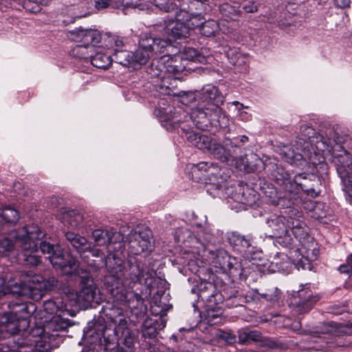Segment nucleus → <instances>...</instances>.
I'll list each match as a JSON object with an SVG mask.
<instances>
[{"mask_svg":"<svg viewBox=\"0 0 352 352\" xmlns=\"http://www.w3.org/2000/svg\"><path fill=\"white\" fill-rule=\"evenodd\" d=\"M44 254H47L52 265L56 269H60L66 275H72L78 271L79 261L72 255L63 256V250L58 245H52L46 241H42L39 246Z\"/></svg>","mask_w":352,"mask_h":352,"instance_id":"9","label":"nucleus"},{"mask_svg":"<svg viewBox=\"0 0 352 352\" xmlns=\"http://www.w3.org/2000/svg\"><path fill=\"white\" fill-rule=\"evenodd\" d=\"M261 192L266 197L267 201L274 206H280L283 208H291L292 206H287L288 204V195L284 192L278 193L275 187L271 184H264L260 187Z\"/></svg>","mask_w":352,"mask_h":352,"instance_id":"29","label":"nucleus"},{"mask_svg":"<svg viewBox=\"0 0 352 352\" xmlns=\"http://www.w3.org/2000/svg\"><path fill=\"white\" fill-rule=\"evenodd\" d=\"M219 10L223 16L230 20H235V18L239 16L238 11L235 8L228 3L221 4Z\"/></svg>","mask_w":352,"mask_h":352,"instance_id":"53","label":"nucleus"},{"mask_svg":"<svg viewBox=\"0 0 352 352\" xmlns=\"http://www.w3.org/2000/svg\"><path fill=\"white\" fill-rule=\"evenodd\" d=\"M192 294H196L198 298L197 303H193L195 310L198 309L197 303L202 302L204 307H214L221 300L222 296L217 291L214 284L211 282L201 281L191 289Z\"/></svg>","mask_w":352,"mask_h":352,"instance_id":"17","label":"nucleus"},{"mask_svg":"<svg viewBox=\"0 0 352 352\" xmlns=\"http://www.w3.org/2000/svg\"><path fill=\"white\" fill-rule=\"evenodd\" d=\"M206 308V319L207 322L210 325L217 324L221 322V309L217 307H205Z\"/></svg>","mask_w":352,"mask_h":352,"instance_id":"44","label":"nucleus"},{"mask_svg":"<svg viewBox=\"0 0 352 352\" xmlns=\"http://www.w3.org/2000/svg\"><path fill=\"white\" fill-rule=\"evenodd\" d=\"M199 22H198V25L195 26V28H199L200 34L204 36L210 37L214 36V34L219 30V25L217 21L214 20H208L206 21L203 16H201V19H198Z\"/></svg>","mask_w":352,"mask_h":352,"instance_id":"40","label":"nucleus"},{"mask_svg":"<svg viewBox=\"0 0 352 352\" xmlns=\"http://www.w3.org/2000/svg\"><path fill=\"white\" fill-rule=\"evenodd\" d=\"M227 56L232 65L238 67L243 65V69L245 72L247 71L245 58L236 50H230L228 52Z\"/></svg>","mask_w":352,"mask_h":352,"instance_id":"45","label":"nucleus"},{"mask_svg":"<svg viewBox=\"0 0 352 352\" xmlns=\"http://www.w3.org/2000/svg\"><path fill=\"white\" fill-rule=\"evenodd\" d=\"M87 252H90L91 254V256L93 257H95V258H100V263H96V264H94V265L96 267V268H100V267H105L106 269H107V273L105 276H107L109 274V270H108V267H107V261L109 260L111 261V263H113L116 260H120L122 261V264L120 265L122 267H128V265L129 264H133L134 262H132V261H123L121 258H120L119 256H118L116 254H113V253H109L107 256H104V254L102 251H101L100 249L98 248H94L93 245H92V243L91 242L90 243V249L89 250H87Z\"/></svg>","mask_w":352,"mask_h":352,"instance_id":"30","label":"nucleus"},{"mask_svg":"<svg viewBox=\"0 0 352 352\" xmlns=\"http://www.w3.org/2000/svg\"><path fill=\"white\" fill-rule=\"evenodd\" d=\"M113 301H114L113 300ZM122 305H119L116 302H113V304L111 307H107L105 309V314L109 318V319L113 322L116 327L119 324V321L122 319H125L124 318V308Z\"/></svg>","mask_w":352,"mask_h":352,"instance_id":"41","label":"nucleus"},{"mask_svg":"<svg viewBox=\"0 0 352 352\" xmlns=\"http://www.w3.org/2000/svg\"><path fill=\"white\" fill-rule=\"evenodd\" d=\"M152 236V231L149 229L138 231L131 230L126 237V243L130 252L136 255L151 252V239Z\"/></svg>","mask_w":352,"mask_h":352,"instance_id":"20","label":"nucleus"},{"mask_svg":"<svg viewBox=\"0 0 352 352\" xmlns=\"http://www.w3.org/2000/svg\"><path fill=\"white\" fill-rule=\"evenodd\" d=\"M15 248H18L16 245V239L13 242L7 237L0 236V254L11 252Z\"/></svg>","mask_w":352,"mask_h":352,"instance_id":"52","label":"nucleus"},{"mask_svg":"<svg viewBox=\"0 0 352 352\" xmlns=\"http://www.w3.org/2000/svg\"><path fill=\"white\" fill-rule=\"evenodd\" d=\"M66 315L58 314L53 316L49 320L45 321V331L48 333L47 338L52 339L53 342H57V347L63 340L59 332L65 331L70 326V321L64 316ZM70 316H73L72 314Z\"/></svg>","mask_w":352,"mask_h":352,"instance_id":"24","label":"nucleus"},{"mask_svg":"<svg viewBox=\"0 0 352 352\" xmlns=\"http://www.w3.org/2000/svg\"><path fill=\"white\" fill-rule=\"evenodd\" d=\"M58 285V281L55 277L45 279L36 276L23 281L10 278L7 282L0 277V296L12 294L38 300L47 291L57 288Z\"/></svg>","mask_w":352,"mask_h":352,"instance_id":"5","label":"nucleus"},{"mask_svg":"<svg viewBox=\"0 0 352 352\" xmlns=\"http://www.w3.org/2000/svg\"><path fill=\"white\" fill-rule=\"evenodd\" d=\"M321 179L314 173H299L294 176V188L299 186L308 196L315 198L321 192Z\"/></svg>","mask_w":352,"mask_h":352,"instance_id":"23","label":"nucleus"},{"mask_svg":"<svg viewBox=\"0 0 352 352\" xmlns=\"http://www.w3.org/2000/svg\"><path fill=\"white\" fill-rule=\"evenodd\" d=\"M121 3L124 8H135L140 5V0H122L118 3Z\"/></svg>","mask_w":352,"mask_h":352,"instance_id":"63","label":"nucleus"},{"mask_svg":"<svg viewBox=\"0 0 352 352\" xmlns=\"http://www.w3.org/2000/svg\"><path fill=\"white\" fill-rule=\"evenodd\" d=\"M243 10L247 13H253L257 11V5L253 1H248L242 6Z\"/></svg>","mask_w":352,"mask_h":352,"instance_id":"62","label":"nucleus"},{"mask_svg":"<svg viewBox=\"0 0 352 352\" xmlns=\"http://www.w3.org/2000/svg\"><path fill=\"white\" fill-rule=\"evenodd\" d=\"M148 79L156 91L162 95L170 96H180L182 91L177 88V80L170 76L160 75L159 76L151 77Z\"/></svg>","mask_w":352,"mask_h":352,"instance_id":"25","label":"nucleus"},{"mask_svg":"<svg viewBox=\"0 0 352 352\" xmlns=\"http://www.w3.org/2000/svg\"><path fill=\"white\" fill-rule=\"evenodd\" d=\"M261 335L259 331L255 330H241L239 331V342L244 344L249 341H258Z\"/></svg>","mask_w":352,"mask_h":352,"instance_id":"46","label":"nucleus"},{"mask_svg":"<svg viewBox=\"0 0 352 352\" xmlns=\"http://www.w3.org/2000/svg\"><path fill=\"white\" fill-rule=\"evenodd\" d=\"M228 240L233 248L239 252L245 251L252 244L251 237L241 235L237 232H232Z\"/></svg>","mask_w":352,"mask_h":352,"instance_id":"37","label":"nucleus"},{"mask_svg":"<svg viewBox=\"0 0 352 352\" xmlns=\"http://www.w3.org/2000/svg\"><path fill=\"white\" fill-rule=\"evenodd\" d=\"M48 333L45 331V324L43 327H36L32 329L29 336L19 342V347H29V351L21 352H47L53 348L57 347V342H53L48 339Z\"/></svg>","mask_w":352,"mask_h":352,"instance_id":"12","label":"nucleus"},{"mask_svg":"<svg viewBox=\"0 0 352 352\" xmlns=\"http://www.w3.org/2000/svg\"><path fill=\"white\" fill-rule=\"evenodd\" d=\"M72 34L75 35V39L83 43L82 45H78L73 49L72 54L79 58L90 61L93 53L98 48L96 47V45L101 41L100 32L97 30L79 28L73 31Z\"/></svg>","mask_w":352,"mask_h":352,"instance_id":"11","label":"nucleus"},{"mask_svg":"<svg viewBox=\"0 0 352 352\" xmlns=\"http://www.w3.org/2000/svg\"><path fill=\"white\" fill-rule=\"evenodd\" d=\"M91 236L97 245H104L116 243L120 239V233L103 229H96Z\"/></svg>","mask_w":352,"mask_h":352,"instance_id":"33","label":"nucleus"},{"mask_svg":"<svg viewBox=\"0 0 352 352\" xmlns=\"http://www.w3.org/2000/svg\"><path fill=\"white\" fill-rule=\"evenodd\" d=\"M11 311L10 315L12 316V320H25L28 318L31 313L34 310V305L30 306L25 303H15L10 306Z\"/></svg>","mask_w":352,"mask_h":352,"instance_id":"38","label":"nucleus"},{"mask_svg":"<svg viewBox=\"0 0 352 352\" xmlns=\"http://www.w3.org/2000/svg\"><path fill=\"white\" fill-rule=\"evenodd\" d=\"M239 150L240 148L230 140H226L221 144L215 139H212L207 151L221 162H228L238 157Z\"/></svg>","mask_w":352,"mask_h":352,"instance_id":"22","label":"nucleus"},{"mask_svg":"<svg viewBox=\"0 0 352 352\" xmlns=\"http://www.w3.org/2000/svg\"><path fill=\"white\" fill-rule=\"evenodd\" d=\"M291 223V230L294 236L302 244L312 238L310 236V228L305 221H287Z\"/></svg>","mask_w":352,"mask_h":352,"instance_id":"35","label":"nucleus"},{"mask_svg":"<svg viewBox=\"0 0 352 352\" xmlns=\"http://www.w3.org/2000/svg\"><path fill=\"white\" fill-rule=\"evenodd\" d=\"M151 312L154 315H159L164 311V307L161 305H157V298L152 302L151 305Z\"/></svg>","mask_w":352,"mask_h":352,"instance_id":"61","label":"nucleus"},{"mask_svg":"<svg viewBox=\"0 0 352 352\" xmlns=\"http://www.w3.org/2000/svg\"><path fill=\"white\" fill-rule=\"evenodd\" d=\"M329 148L325 151L331 155V162L336 166L337 173L340 178L344 179L352 175V156L342 146L344 138L334 130H329Z\"/></svg>","mask_w":352,"mask_h":352,"instance_id":"7","label":"nucleus"},{"mask_svg":"<svg viewBox=\"0 0 352 352\" xmlns=\"http://www.w3.org/2000/svg\"><path fill=\"white\" fill-rule=\"evenodd\" d=\"M150 2L160 10L164 12H169L177 9L175 0H149Z\"/></svg>","mask_w":352,"mask_h":352,"instance_id":"48","label":"nucleus"},{"mask_svg":"<svg viewBox=\"0 0 352 352\" xmlns=\"http://www.w3.org/2000/svg\"><path fill=\"white\" fill-rule=\"evenodd\" d=\"M185 69L186 64L181 54L164 55L159 58H153L146 72L148 76L156 78L160 75L179 74Z\"/></svg>","mask_w":352,"mask_h":352,"instance_id":"10","label":"nucleus"},{"mask_svg":"<svg viewBox=\"0 0 352 352\" xmlns=\"http://www.w3.org/2000/svg\"><path fill=\"white\" fill-rule=\"evenodd\" d=\"M208 0H177V9L169 12L174 13L179 20L190 21V19H201L203 16L200 12L204 9V3Z\"/></svg>","mask_w":352,"mask_h":352,"instance_id":"21","label":"nucleus"},{"mask_svg":"<svg viewBox=\"0 0 352 352\" xmlns=\"http://www.w3.org/2000/svg\"><path fill=\"white\" fill-rule=\"evenodd\" d=\"M272 226L274 230V234L281 236L289 232V228L291 229V223L287 221H272Z\"/></svg>","mask_w":352,"mask_h":352,"instance_id":"51","label":"nucleus"},{"mask_svg":"<svg viewBox=\"0 0 352 352\" xmlns=\"http://www.w3.org/2000/svg\"><path fill=\"white\" fill-rule=\"evenodd\" d=\"M183 56V60L186 64V60H190L194 62L204 63L206 61V57L194 48H186L184 53L181 54Z\"/></svg>","mask_w":352,"mask_h":352,"instance_id":"47","label":"nucleus"},{"mask_svg":"<svg viewBox=\"0 0 352 352\" xmlns=\"http://www.w3.org/2000/svg\"><path fill=\"white\" fill-rule=\"evenodd\" d=\"M318 295L314 292L308 284L302 285V288L294 292L289 297V305L298 314L309 311L319 300Z\"/></svg>","mask_w":352,"mask_h":352,"instance_id":"15","label":"nucleus"},{"mask_svg":"<svg viewBox=\"0 0 352 352\" xmlns=\"http://www.w3.org/2000/svg\"><path fill=\"white\" fill-rule=\"evenodd\" d=\"M142 335L144 337L153 338L155 337L157 334V329L155 327L152 325V321L146 320L142 325Z\"/></svg>","mask_w":352,"mask_h":352,"instance_id":"57","label":"nucleus"},{"mask_svg":"<svg viewBox=\"0 0 352 352\" xmlns=\"http://www.w3.org/2000/svg\"><path fill=\"white\" fill-rule=\"evenodd\" d=\"M186 137L190 143L199 149L208 150L212 141V138L210 137L193 131L186 132Z\"/></svg>","mask_w":352,"mask_h":352,"instance_id":"36","label":"nucleus"},{"mask_svg":"<svg viewBox=\"0 0 352 352\" xmlns=\"http://www.w3.org/2000/svg\"><path fill=\"white\" fill-rule=\"evenodd\" d=\"M170 47V39L168 41L148 36L141 38L138 49L133 52L134 69L145 64L154 55L168 52Z\"/></svg>","mask_w":352,"mask_h":352,"instance_id":"8","label":"nucleus"},{"mask_svg":"<svg viewBox=\"0 0 352 352\" xmlns=\"http://www.w3.org/2000/svg\"><path fill=\"white\" fill-rule=\"evenodd\" d=\"M85 336L91 337V340L89 341L91 344L98 342L104 344L106 350L113 349L120 341L131 352L138 341L136 333L128 328L126 319L120 320L119 324L113 329L107 327L103 319H98L94 322L91 328L86 332ZM118 349H117L116 352ZM124 351H125L124 349ZM126 352L127 351H126Z\"/></svg>","mask_w":352,"mask_h":352,"instance_id":"4","label":"nucleus"},{"mask_svg":"<svg viewBox=\"0 0 352 352\" xmlns=\"http://www.w3.org/2000/svg\"><path fill=\"white\" fill-rule=\"evenodd\" d=\"M261 298L268 301H276L281 296V292L276 287L267 289L265 292L259 293Z\"/></svg>","mask_w":352,"mask_h":352,"instance_id":"50","label":"nucleus"},{"mask_svg":"<svg viewBox=\"0 0 352 352\" xmlns=\"http://www.w3.org/2000/svg\"><path fill=\"white\" fill-rule=\"evenodd\" d=\"M223 100L224 97L217 87L207 85L201 89L198 103L190 113V119L197 129L214 133L228 126L229 118L221 108Z\"/></svg>","mask_w":352,"mask_h":352,"instance_id":"2","label":"nucleus"},{"mask_svg":"<svg viewBox=\"0 0 352 352\" xmlns=\"http://www.w3.org/2000/svg\"><path fill=\"white\" fill-rule=\"evenodd\" d=\"M72 274H78L80 278V289L76 294V301L79 306L87 309L91 307L94 302H98L97 287L89 274L78 267Z\"/></svg>","mask_w":352,"mask_h":352,"instance_id":"16","label":"nucleus"},{"mask_svg":"<svg viewBox=\"0 0 352 352\" xmlns=\"http://www.w3.org/2000/svg\"><path fill=\"white\" fill-rule=\"evenodd\" d=\"M175 19V21L166 26V33L169 36L167 40L170 39V43H172V39L177 41L187 38L190 35V31L195 28V26L198 25V23H195L190 20H179L176 17ZM170 45L172 46L171 44Z\"/></svg>","mask_w":352,"mask_h":352,"instance_id":"26","label":"nucleus"},{"mask_svg":"<svg viewBox=\"0 0 352 352\" xmlns=\"http://www.w3.org/2000/svg\"><path fill=\"white\" fill-rule=\"evenodd\" d=\"M239 266L240 265L237 263L236 258L234 257L229 256L224 263V267H227L230 272H232V270L236 271Z\"/></svg>","mask_w":352,"mask_h":352,"instance_id":"59","label":"nucleus"},{"mask_svg":"<svg viewBox=\"0 0 352 352\" xmlns=\"http://www.w3.org/2000/svg\"><path fill=\"white\" fill-rule=\"evenodd\" d=\"M96 47L98 48L95 52V54H93L92 56H91L90 63L92 64L93 66L97 68H108V67L111 64L112 62L111 54H107L100 51H98L100 49V47L98 46H96Z\"/></svg>","mask_w":352,"mask_h":352,"instance_id":"39","label":"nucleus"},{"mask_svg":"<svg viewBox=\"0 0 352 352\" xmlns=\"http://www.w3.org/2000/svg\"><path fill=\"white\" fill-rule=\"evenodd\" d=\"M1 216L3 220H19L18 210L11 206H6L2 209Z\"/></svg>","mask_w":352,"mask_h":352,"instance_id":"54","label":"nucleus"},{"mask_svg":"<svg viewBox=\"0 0 352 352\" xmlns=\"http://www.w3.org/2000/svg\"><path fill=\"white\" fill-rule=\"evenodd\" d=\"M276 243L282 247L288 249L287 252L285 254L278 253L280 256H283L284 257L283 259L291 260L290 252L293 250H296V248H299L297 245L294 244V240L290 237L288 233L277 236Z\"/></svg>","mask_w":352,"mask_h":352,"instance_id":"42","label":"nucleus"},{"mask_svg":"<svg viewBox=\"0 0 352 352\" xmlns=\"http://www.w3.org/2000/svg\"><path fill=\"white\" fill-rule=\"evenodd\" d=\"M23 232L16 236V245L22 251L19 259L26 266H37L41 263V257L35 254L38 251V241L45 234L34 223L24 226Z\"/></svg>","mask_w":352,"mask_h":352,"instance_id":"6","label":"nucleus"},{"mask_svg":"<svg viewBox=\"0 0 352 352\" xmlns=\"http://www.w3.org/2000/svg\"><path fill=\"white\" fill-rule=\"evenodd\" d=\"M63 204V199L57 196H52L50 198L47 205L51 208H56Z\"/></svg>","mask_w":352,"mask_h":352,"instance_id":"60","label":"nucleus"},{"mask_svg":"<svg viewBox=\"0 0 352 352\" xmlns=\"http://www.w3.org/2000/svg\"><path fill=\"white\" fill-rule=\"evenodd\" d=\"M218 172L211 171L212 178H210L206 191L213 197L227 199L230 198L234 201L235 195H238L237 185L230 184L227 182V175L223 170H217Z\"/></svg>","mask_w":352,"mask_h":352,"instance_id":"14","label":"nucleus"},{"mask_svg":"<svg viewBox=\"0 0 352 352\" xmlns=\"http://www.w3.org/2000/svg\"><path fill=\"white\" fill-rule=\"evenodd\" d=\"M91 4L98 10H103L108 8H118L120 0H90Z\"/></svg>","mask_w":352,"mask_h":352,"instance_id":"49","label":"nucleus"},{"mask_svg":"<svg viewBox=\"0 0 352 352\" xmlns=\"http://www.w3.org/2000/svg\"><path fill=\"white\" fill-rule=\"evenodd\" d=\"M60 214L63 219H72L74 220L84 219L85 217L78 210L72 209L68 207H63L60 208Z\"/></svg>","mask_w":352,"mask_h":352,"instance_id":"55","label":"nucleus"},{"mask_svg":"<svg viewBox=\"0 0 352 352\" xmlns=\"http://www.w3.org/2000/svg\"><path fill=\"white\" fill-rule=\"evenodd\" d=\"M271 178L278 185L285 193L288 195V204L287 206L294 204L297 194L294 193V179L284 167L277 164H271L270 167Z\"/></svg>","mask_w":352,"mask_h":352,"instance_id":"18","label":"nucleus"},{"mask_svg":"<svg viewBox=\"0 0 352 352\" xmlns=\"http://www.w3.org/2000/svg\"><path fill=\"white\" fill-rule=\"evenodd\" d=\"M238 195H235L234 201L245 206H252L258 199V194L247 184L239 182L237 184Z\"/></svg>","mask_w":352,"mask_h":352,"instance_id":"28","label":"nucleus"},{"mask_svg":"<svg viewBox=\"0 0 352 352\" xmlns=\"http://www.w3.org/2000/svg\"><path fill=\"white\" fill-rule=\"evenodd\" d=\"M121 264L119 259L113 263L110 260L107 261L109 274L104 276V285L114 302L128 307L136 319L142 318L146 314L147 307L142 296L132 291V288L137 283L146 282L151 277V273L136 261L125 268Z\"/></svg>","mask_w":352,"mask_h":352,"instance_id":"1","label":"nucleus"},{"mask_svg":"<svg viewBox=\"0 0 352 352\" xmlns=\"http://www.w3.org/2000/svg\"><path fill=\"white\" fill-rule=\"evenodd\" d=\"M329 132L324 137L318 134L314 128L307 124L300 126V135L295 140L296 150L289 146H284L280 150V155L285 160L295 166H303L306 164V158L316 152H324L329 148Z\"/></svg>","mask_w":352,"mask_h":352,"instance_id":"3","label":"nucleus"},{"mask_svg":"<svg viewBox=\"0 0 352 352\" xmlns=\"http://www.w3.org/2000/svg\"><path fill=\"white\" fill-rule=\"evenodd\" d=\"M301 248H296L290 252V258L292 263L299 270H311V262L318 258L319 250L314 238L300 244Z\"/></svg>","mask_w":352,"mask_h":352,"instance_id":"13","label":"nucleus"},{"mask_svg":"<svg viewBox=\"0 0 352 352\" xmlns=\"http://www.w3.org/2000/svg\"><path fill=\"white\" fill-rule=\"evenodd\" d=\"M334 3L336 7L344 9L350 7L351 0H334Z\"/></svg>","mask_w":352,"mask_h":352,"instance_id":"64","label":"nucleus"},{"mask_svg":"<svg viewBox=\"0 0 352 352\" xmlns=\"http://www.w3.org/2000/svg\"><path fill=\"white\" fill-rule=\"evenodd\" d=\"M50 0H23L22 6L28 12L33 14L41 11L43 6H46Z\"/></svg>","mask_w":352,"mask_h":352,"instance_id":"43","label":"nucleus"},{"mask_svg":"<svg viewBox=\"0 0 352 352\" xmlns=\"http://www.w3.org/2000/svg\"><path fill=\"white\" fill-rule=\"evenodd\" d=\"M346 200L352 205V175L341 179Z\"/></svg>","mask_w":352,"mask_h":352,"instance_id":"56","label":"nucleus"},{"mask_svg":"<svg viewBox=\"0 0 352 352\" xmlns=\"http://www.w3.org/2000/svg\"><path fill=\"white\" fill-rule=\"evenodd\" d=\"M65 235L67 241L81 256L90 249L91 242L85 237L72 232H67Z\"/></svg>","mask_w":352,"mask_h":352,"instance_id":"34","label":"nucleus"},{"mask_svg":"<svg viewBox=\"0 0 352 352\" xmlns=\"http://www.w3.org/2000/svg\"><path fill=\"white\" fill-rule=\"evenodd\" d=\"M338 270L343 274H351L352 273V254H350L345 264L341 265Z\"/></svg>","mask_w":352,"mask_h":352,"instance_id":"58","label":"nucleus"},{"mask_svg":"<svg viewBox=\"0 0 352 352\" xmlns=\"http://www.w3.org/2000/svg\"><path fill=\"white\" fill-rule=\"evenodd\" d=\"M43 308V312L47 315H71V311L67 308L66 303L63 301L62 298H56L45 300Z\"/></svg>","mask_w":352,"mask_h":352,"instance_id":"31","label":"nucleus"},{"mask_svg":"<svg viewBox=\"0 0 352 352\" xmlns=\"http://www.w3.org/2000/svg\"><path fill=\"white\" fill-rule=\"evenodd\" d=\"M104 43L108 48L112 49V61L114 60L120 65L134 69L133 52L121 50L124 46L122 37L115 34L107 35L104 39Z\"/></svg>","mask_w":352,"mask_h":352,"instance_id":"19","label":"nucleus"},{"mask_svg":"<svg viewBox=\"0 0 352 352\" xmlns=\"http://www.w3.org/2000/svg\"><path fill=\"white\" fill-rule=\"evenodd\" d=\"M216 169L221 170L212 162H201L193 166L192 177H195L198 182H205L207 188L210 182V178H212L211 171L217 173Z\"/></svg>","mask_w":352,"mask_h":352,"instance_id":"27","label":"nucleus"},{"mask_svg":"<svg viewBox=\"0 0 352 352\" xmlns=\"http://www.w3.org/2000/svg\"><path fill=\"white\" fill-rule=\"evenodd\" d=\"M153 114L162 122H166L172 128L178 126L181 120L178 118V113L175 111L173 107H159L154 110Z\"/></svg>","mask_w":352,"mask_h":352,"instance_id":"32","label":"nucleus"}]
</instances>
